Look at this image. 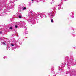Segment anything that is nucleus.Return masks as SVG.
<instances>
[{"mask_svg":"<svg viewBox=\"0 0 76 76\" xmlns=\"http://www.w3.org/2000/svg\"><path fill=\"white\" fill-rule=\"evenodd\" d=\"M66 61L65 64H66L68 65L69 66L70 64H72L73 63V60L71 58H69V57H65Z\"/></svg>","mask_w":76,"mask_h":76,"instance_id":"nucleus-4","label":"nucleus"},{"mask_svg":"<svg viewBox=\"0 0 76 76\" xmlns=\"http://www.w3.org/2000/svg\"><path fill=\"white\" fill-rule=\"evenodd\" d=\"M2 16V15H1V14H0V16Z\"/></svg>","mask_w":76,"mask_h":76,"instance_id":"nucleus-26","label":"nucleus"},{"mask_svg":"<svg viewBox=\"0 0 76 76\" xmlns=\"http://www.w3.org/2000/svg\"><path fill=\"white\" fill-rule=\"evenodd\" d=\"M51 22L52 23H53V19H51Z\"/></svg>","mask_w":76,"mask_h":76,"instance_id":"nucleus-19","label":"nucleus"},{"mask_svg":"<svg viewBox=\"0 0 76 76\" xmlns=\"http://www.w3.org/2000/svg\"><path fill=\"white\" fill-rule=\"evenodd\" d=\"M22 9V8H21V9Z\"/></svg>","mask_w":76,"mask_h":76,"instance_id":"nucleus-35","label":"nucleus"},{"mask_svg":"<svg viewBox=\"0 0 76 76\" xmlns=\"http://www.w3.org/2000/svg\"><path fill=\"white\" fill-rule=\"evenodd\" d=\"M31 4V3H29V4H28V6H30Z\"/></svg>","mask_w":76,"mask_h":76,"instance_id":"nucleus-21","label":"nucleus"},{"mask_svg":"<svg viewBox=\"0 0 76 76\" xmlns=\"http://www.w3.org/2000/svg\"><path fill=\"white\" fill-rule=\"evenodd\" d=\"M47 17V16H45V18H46Z\"/></svg>","mask_w":76,"mask_h":76,"instance_id":"nucleus-34","label":"nucleus"},{"mask_svg":"<svg viewBox=\"0 0 76 76\" xmlns=\"http://www.w3.org/2000/svg\"><path fill=\"white\" fill-rule=\"evenodd\" d=\"M0 11H1V10H2V9L3 8V7H2L1 6H4V7H5L7 8L6 10H5L2 13V15L3 16H4L5 15V14L6 13H7V12H9L10 11H9V10L11 9H12V6H11V7H9V5L8 4L5 5V4L4 3L3 4L1 3H0Z\"/></svg>","mask_w":76,"mask_h":76,"instance_id":"nucleus-1","label":"nucleus"},{"mask_svg":"<svg viewBox=\"0 0 76 76\" xmlns=\"http://www.w3.org/2000/svg\"><path fill=\"white\" fill-rule=\"evenodd\" d=\"M20 25H25L26 24V23H25L24 21H22L20 22Z\"/></svg>","mask_w":76,"mask_h":76,"instance_id":"nucleus-9","label":"nucleus"},{"mask_svg":"<svg viewBox=\"0 0 76 76\" xmlns=\"http://www.w3.org/2000/svg\"><path fill=\"white\" fill-rule=\"evenodd\" d=\"M70 15L72 18H74V12H72L70 14Z\"/></svg>","mask_w":76,"mask_h":76,"instance_id":"nucleus-7","label":"nucleus"},{"mask_svg":"<svg viewBox=\"0 0 76 76\" xmlns=\"http://www.w3.org/2000/svg\"><path fill=\"white\" fill-rule=\"evenodd\" d=\"M56 7H57L56 6H55L54 7L52 8L53 11L47 14L48 16L50 18H53L55 16V14L56 13Z\"/></svg>","mask_w":76,"mask_h":76,"instance_id":"nucleus-2","label":"nucleus"},{"mask_svg":"<svg viewBox=\"0 0 76 76\" xmlns=\"http://www.w3.org/2000/svg\"><path fill=\"white\" fill-rule=\"evenodd\" d=\"M16 45H15V46H16Z\"/></svg>","mask_w":76,"mask_h":76,"instance_id":"nucleus-31","label":"nucleus"},{"mask_svg":"<svg viewBox=\"0 0 76 76\" xmlns=\"http://www.w3.org/2000/svg\"><path fill=\"white\" fill-rule=\"evenodd\" d=\"M22 18V15H20L19 16V18Z\"/></svg>","mask_w":76,"mask_h":76,"instance_id":"nucleus-16","label":"nucleus"},{"mask_svg":"<svg viewBox=\"0 0 76 76\" xmlns=\"http://www.w3.org/2000/svg\"><path fill=\"white\" fill-rule=\"evenodd\" d=\"M69 71H68V72H66V74H67L68 73H69Z\"/></svg>","mask_w":76,"mask_h":76,"instance_id":"nucleus-25","label":"nucleus"},{"mask_svg":"<svg viewBox=\"0 0 76 76\" xmlns=\"http://www.w3.org/2000/svg\"><path fill=\"white\" fill-rule=\"evenodd\" d=\"M36 16L37 18H39V17H41L42 18H44V15H43V13H38Z\"/></svg>","mask_w":76,"mask_h":76,"instance_id":"nucleus-5","label":"nucleus"},{"mask_svg":"<svg viewBox=\"0 0 76 76\" xmlns=\"http://www.w3.org/2000/svg\"><path fill=\"white\" fill-rule=\"evenodd\" d=\"M23 28H24V29H25V31L24 32V34L25 35H26L28 34V32H27V31H26V29H27V27H26L25 26H22Z\"/></svg>","mask_w":76,"mask_h":76,"instance_id":"nucleus-6","label":"nucleus"},{"mask_svg":"<svg viewBox=\"0 0 76 76\" xmlns=\"http://www.w3.org/2000/svg\"><path fill=\"white\" fill-rule=\"evenodd\" d=\"M58 10H60V9H62L63 7H62V4H60L58 6Z\"/></svg>","mask_w":76,"mask_h":76,"instance_id":"nucleus-8","label":"nucleus"},{"mask_svg":"<svg viewBox=\"0 0 76 76\" xmlns=\"http://www.w3.org/2000/svg\"><path fill=\"white\" fill-rule=\"evenodd\" d=\"M7 58V57L6 56H4L3 57V58H4V59H5V58Z\"/></svg>","mask_w":76,"mask_h":76,"instance_id":"nucleus-15","label":"nucleus"},{"mask_svg":"<svg viewBox=\"0 0 76 76\" xmlns=\"http://www.w3.org/2000/svg\"><path fill=\"white\" fill-rule=\"evenodd\" d=\"M15 0L17 1V0Z\"/></svg>","mask_w":76,"mask_h":76,"instance_id":"nucleus-36","label":"nucleus"},{"mask_svg":"<svg viewBox=\"0 0 76 76\" xmlns=\"http://www.w3.org/2000/svg\"><path fill=\"white\" fill-rule=\"evenodd\" d=\"M28 16H30V15H29V14H28Z\"/></svg>","mask_w":76,"mask_h":76,"instance_id":"nucleus-28","label":"nucleus"},{"mask_svg":"<svg viewBox=\"0 0 76 76\" xmlns=\"http://www.w3.org/2000/svg\"><path fill=\"white\" fill-rule=\"evenodd\" d=\"M32 1H34V0H31Z\"/></svg>","mask_w":76,"mask_h":76,"instance_id":"nucleus-32","label":"nucleus"},{"mask_svg":"<svg viewBox=\"0 0 76 76\" xmlns=\"http://www.w3.org/2000/svg\"><path fill=\"white\" fill-rule=\"evenodd\" d=\"M65 67V65L63 64H62V66H61L59 67V68L60 69V67Z\"/></svg>","mask_w":76,"mask_h":76,"instance_id":"nucleus-11","label":"nucleus"},{"mask_svg":"<svg viewBox=\"0 0 76 76\" xmlns=\"http://www.w3.org/2000/svg\"><path fill=\"white\" fill-rule=\"evenodd\" d=\"M13 3H14V2H13Z\"/></svg>","mask_w":76,"mask_h":76,"instance_id":"nucleus-37","label":"nucleus"},{"mask_svg":"<svg viewBox=\"0 0 76 76\" xmlns=\"http://www.w3.org/2000/svg\"><path fill=\"white\" fill-rule=\"evenodd\" d=\"M1 29L0 28V34H3V32L1 31Z\"/></svg>","mask_w":76,"mask_h":76,"instance_id":"nucleus-12","label":"nucleus"},{"mask_svg":"<svg viewBox=\"0 0 76 76\" xmlns=\"http://www.w3.org/2000/svg\"><path fill=\"white\" fill-rule=\"evenodd\" d=\"M44 0H41V1H44Z\"/></svg>","mask_w":76,"mask_h":76,"instance_id":"nucleus-24","label":"nucleus"},{"mask_svg":"<svg viewBox=\"0 0 76 76\" xmlns=\"http://www.w3.org/2000/svg\"><path fill=\"white\" fill-rule=\"evenodd\" d=\"M15 28H18V26L17 25H15Z\"/></svg>","mask_w":76,"mask_h":76,"instance_id":"nucleus-14","label":"nucleus"},{"mask_svg":"<svg viewBox=\"0 0 76 76\" xmlns=\"http://www.w3.org/2000/svg\"><path fill=\"white\" fill-rule=\"evenodd\" d=\"M65 0L66 1H67V0Z\"/></svg>","mask_w":76,"mask_h":76,"instance_id":"nucleus-30","label":"nucleus"},{"mask_svg":"<svg viewBox=\"0 0 76 76\" xmlns=\"http://www.w3.org/2000/svg\"><path fill=\"white\" fill-rule=\"evenodd\" d=\"M11 45L12 46V47H13V46H14V45L12 43L11 44Z\"/></svg>","mask_w":76,"mask_h":76,"instance_id":"nucleus-22","label":"nucleus"},{"mask_svg":"<svg viewBox=\"0 0 76 76\" xmlns=\"http://www.w3.org/2000/svg\"><path fill=\"white\" fill-rule=\"evenodd\" d=\"M61 69V70H62V69Z\"/></svg>","mask_w":76,"mask_h":76,"instance_id":"nucleus-33","label":"nucleus"},{"mask_svg":"<svg viewBox=\"0 0 76 76\" xmlns=\"http://www.w3.org/2000/svg\"><path fill=\"white\" fill-rule=\"evenodd\" d=\"M1 43L3 44V45H6V44H5L4 42H2Z\"/></svg>","mask_w":76,"mask_h":76,"instance_id":"nucleus-17","label":"nucleus"},{"mask_svg":"<svg viewBox=\"0 0 76 76\" xmlns=\"http://www.w3.org/2000/svg\"><path fill=\"white\" fill-rule=\"evenodd\" d=\"M26 38H27V37H26Z\"/></svg>","mask_w":76,"mask_h":76,"instance_id":"nucleus-29","label":"nucleus"},{"mask_svg":"<svg viewBox=\"0 0 76 76\" xmlns=\"http://www.w3.org/2000/svg\"><path fill=\"white\" fill-rule=\"evenodd\" d=\"M10 29L12 30V29H13V28L12 27H10Z\"/></svg>","mask_w":76,"mask_h":76,"instance_id":"nucleus-18","label":"nucleus"},{"mask_svg":"<svg viewBox=\"0 0 76 76\" xmlns=\"http://www.w3.org/2000/svg\"><path fill=\"white\" fill-rule=\"evenodd\" d=\"M22 9L23 10H26V8L25 7H24Z\"/></svg>","mask_w":76,"mask_h":76,"instance_id":"nucleus-13","label":"nucleus"},{"mask_svg":"<svg viewBox=\"0 0 76 76\" xmlns=\"http://www.w3.org/2000/svg\"><path fill=\"white\" fill-rule=\"evenodd\" d=\"M0 39H2L1 37H0Z\"/></svg>","mask_w":76,"mask_h":76,"instance_id":"nucleus-27","label":"nucleus"},{"mask_svg":"<svg viewBox=\"0 0 76 76\" xmlns=\"http://www.w3.org/2000/svg\"><path fill=\"white\" fill-rule=\"evenodd\" d=\"M3 39H4V41H5V40H4V39H5V38L4 37L3 38Z\"/></svg>","mask_w":76,"mask_h":76,"instance_id":"nucleus-23","label":"nucleus"},{"mask_svg":"<svg viewBox=\"0 0 76 76\" xmlns=\"http://www.w3.org/2000/svg\"><path fill=\"white\" fill-rule=\"evenodd\" d=\"M54 71V67H52V71H50V72L51 73H55L53 72Z\"/></svg>","mask_w":76,"mask_h":76,"instance_id":"nucleus-10","label":"nucleus"},{"mask_svg":"<svg viewBox=\"0 0 76 76\" xmlns=\"http://www.w3.org/2000/svg\"><path fill=\"white\" fill-rule=\"evenodd\" d=\"M40 1V0H38L37 1V2L39 3V1Z\"/></svg>","mask_w":76,"mask_h":76,"instance_id":"nucleus-20","label":"nucleus"},{"mask_svg":"<svg viewBox=\"0 0 76 76\" xmlns=\"http://www.w3.org/2000/svg\"><path fill=\"white\" fill-rule=\"evenodd\" d=\"M29 13L31 15H32V16L28 20L29 22H32L33 25H34L35 24V23L34 22V18L35 17V15H33V11L31 10L29 12Z\"/></svg>","mask_w":76,"mask_h":76,"instance_id":"nucleus-3","label":"nucleus"}]
</instances>
